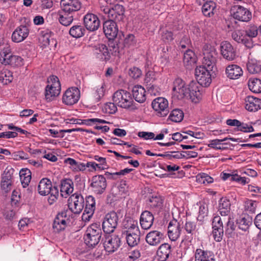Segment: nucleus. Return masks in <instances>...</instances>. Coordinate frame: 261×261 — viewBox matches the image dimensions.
<instances>
[{
    "mask_svg": "<svg viewBox=\"0 0 261 261\" xmlns=\"http://www.w3.org/2000/svg\"><path fill=\"white\" fill-rule=\"evenodd\" d=\"M127 224H124V229L122 231V236L125 237L129 246L132 247L137 245L139 242L140 238L138 234V227L134 222L127 221Z\"/></svg>",
    "mask_w": 261,
    "mask_h": 261,
    "instance_id": "3",
    "label": "nucleus"
},
{
    "mask_svg": "<svg viewBox=\"0 0 261 261\" xmlns=\"http://www.w3.org/2000/svg\"><path fill=\"white\" fill-rule=\"evenodd\" d=\"M221 54L223 57L228 61L234 60L236 56V50L232 45L227 41L221 44Z\"/></svg>",
    "mask_w": 261,
    "mask_h": 261,
    "instance_id": "21",
    "label": "nucleus"
},
{
    "mask_svg": "<svg viewBox=\"0 0 261 261\" xmlns=\"http://www.w3.org/2000/svg\"><path fill=\"white\" fill-rule=\"evenodd\" d=\"M136 43V40L134 35L128 34L125 38L123 44L125 47H130L134 46Z\"/></svg>",
    "mask_w": 261,
    "mask_h": 261,
    "instance_id": "51",
    "label": "nucleus"
},
{
    "mask_svg": "<svg viewBox=\"0 0 261 261\" xmlns=\"http://www.w3.org/2000/svg\"><path fill=\"white\" fill-rule=\"evenodd\" d=\"M170 47L165 44H161L158 48V51L161 56V62L163 65H166L169 62L170 55L169 49Z\"/></svg>",
    "mask_w": 261,
    "mask_h": 261,
    "instance_id": "34",
    "label": "nucleus"
},
{
    "mask_svg": "<svg viewBox=\"0 0 261 261\" xmlns=\"http://www.w3.org/2000/svg\"><path fill=\"white\" fill-rule=\"evenodd\" d=\"M118 221L117 213L111 212L106 215L102 222V229L105 232L110 233L116 228Z\"/></svg>",
    "mask_w": 261,
    "mask_h": 261,
    "instance_id": "11",
    "label": "nucleus"
},
{
    "mask_svg": "<svg viewBox=\"0 0 261 261\" xmlns=\"http://www.w3.org/2000/svg\"><path fill=\"white\" fill-rule=\"evenodd\" d=\"M118 189L119 190V192L120 194H126L128 191V186H127L126 182L125 180H122L120 181Z\"/></svg>",
    "mask_w": 261,
    "mask_h": 261,
    "instance_id": "62",
    "label": "nucleus"
},
{
    "mask_svg": "<svg viewBox=\"0 0 261 261\" xmlns=\"http://www.w3.org/2000/svg\"><path fill=\"white\" fill-rule=\"evenodd\" d=\"M251 224V219L249 216L240 217L237 220L238 228L244 231H247Z\"/></svg>",
    "mask_w": 261,
    "mask_h": 261,
    "instance_id": "37",
    "label": "nucleus"
},
{
    "mask_svg": "<svg viewBox=\"0 0 261 261\" xmlns=\"http://www.w3.org/2000/svg\"><path fill=\"white\" fill-rule=\"evenodd\" d=\"M197 181L202 184H211L213 182V178L205 173H201L196 176Z\"/></svg>",
    "mask_w": 261,
    "mask_h": 261,
    "instance_id": "48",
    "label": "nucleus"
},
{
    "mask_svg": "<svg viewBox=\"0 0 261 261\" xmlns=\"http://www.w3.org/2000/svg\"><path fill=\"white\" fill-rule=\"evenodd\" d=\"M93 53L96 57L100 60H109L111 53L107 46L104 44H98L93 47Z\"/></svg>",
    "mask_w": 261,
    "mask_h": 261,
    "instance_id": "23",
    "label": "nucleus"
},
{
    "mask_svg": "<svg viewBox=\"0 0 261 261\" xmlns=\"http://www.w3.org/2000/svg\"><path fill=\"white\" fill-rule=\"evenodd\" d=\"M119 46L116 42L114 41H110L109 44V50L111 55L116 56L119 52Z\"/></svg>",
    "mask_w": 261,
    "mask_h": 261,
    "instance_id": "59",
    "label": "nucleus"
},
{
    "mask_svg": "<svg viewBox=\"0 0 261 261\" xmlns=\"http://www.w3.org/2000/svg\"><path fill=\"white\" fill-rule=\"evenodd\" d=\"M236 227V226L233 220L230 217H228L225 230V234L228 238L234 236Z\"/></svg>",
    "mask_w": 261,
    "mask_h": 261,
    "instance_id": "46",
    "label": "nucleus"
},
{
    "mask_svg": "<svg viewBox=\"0 0 261 261\" xmlns=\"http://www.w3.org/2000/svg\"><path fill=\"white\" fill-rule=\"evenodd\" d=\"M213 69H208L204 66L197 67L195 70V75L198 83L202 86L207 87L212 82L210 71Z\"/></svg>",
    "mask_w": 261,
    "mask_h": 261,
    "instance_id": "9",
    "label": "nucleus"
},
{
    "mask_svg": "<svg viewBox=\"0 0 261 261\" xmlns=\"http://www.w3.org/2000/svg\"><path fill=\"white\" fill-rule=\"evenodd\" d=\"M121 242V239L118 235L108 236L105 238L103 247L106 251L112 253L119 248Z\"/></svg>",
    "mask_w": 261,
    "mask_h": 261,
    "instance_id": "15",
    "label": "nucleus"
},
{
    "mask_svg": "<svg viewBox=\"0 0 261 261\" xmlns=\"http://www.w3.org/2000/svg\"><path fill=\"white\" fill-rule=\"evenodd\" d=\"M91 187L94 192L101 194L105 191L107 182L105 177L102 175H96L92 177Z\"/></svg>",
    "mask_w": 261,
    "mask_h": 261,
    "instance_id": "17",
    "label": "nucleus"
},
{
    "mask_svg": "<svg viewBox=\"0 0 261 261\" xmlns=\"http://www.w3.org/2000/svg\"><path fill=\"white\" fill-rule=\"evenodd\" d=\"M113 101L118 106L124 109H128L134 102L130 93L124 90L116 91L113 96Z\"/></svg>",
    "mask_w": 261,
    "mask_h": 261,
    "instance_id": "6",
    "label": "nucleus"
},
{
    "mask_svg": "<svg viewBox=\"0 0 261 261\" xmlns=\"http://www.w3.org/2000/svg\"><path fill=\"white\" fill-rule=\"evenodd\" d=\"M11 55V49L9 45L5 46L0 51V63L8 65Z\"/></svg>",
    "mask_w": 261,
    "mask_h": 261,
    "instance_id": "40",
    "label": "nucleus"
},
{
    "mask_svg": "<svg viewBox=\"0 0 261 261\" xmlns=\"http://www.w3.org/2000/svg\"><path fill=\"white\" fill-rule=\"evenodd\" d=\"M30 30L25 25L18 27L12 34V40L16 43L23 41L29 34Z\"/></svg>",
    "mask_w": 261,
    "mask_h": 261,
    "instance_id": "19",
    "label": "nucleus"
},
{
    "mask_svg": "<svg viewBox=\"0 0 261 261\" xmlns=\"http://www.w3.org/2000/svg\"><path fill=\"white\" fill-rule=\"evenodd\" d=\"M107 1L100 0L99 1V8L101 11L107 14L108 17L114 21H120L123 18L124 8L120 5H116L112 8L106 6Z\"/></svg>",
    "mask_w": 261,
    "mask_h": 261,
    "instance_id": "2",
    "label": "nucleus"
},
{
    "mask_svg": "<svg viewBox=\"0 0 261 261\" xmlns=\"http://www.w3.org/2000/svg\"><path fill=\"white\" fill-rule=\"evenodd\" d=\"M106 89V85L105 83H102L96 88L95 92L94 93V96L96 101H98L104 96Z\"/></svg>",
    "mask_w": 261,
    "mask_h": 261,
    "instance_id": "47",
    "label": "nucleus"
},
{
    "mask_svg": "<svg viewBox=\"0 0 261 261\" xmlns=\"http://www.w3.org/2000/svg\"><path fill=\"white\" fill-rule=\"evenodd\" d=\"M116 105L114 101L107 103L105 107L106 112L109 114H114L117 110Z\"/></svg>",
    "mask_w": 261,
    "mask_h": 261,
    "instance_id": "61",
    "label": "nucleus"
},
{
    "mask_svg": "<svg viewBox=\"0 0 261 261\" xmlns=\"http://www.w3.org/2000/svg\"><path fill=\"white\" fill-rule=\"evenodd\" d=\"M183 62L185 66H189L196 62L195 53L191 49H188L184 54Z\"/></svg>",
    "mask_w": 261,
    "mask_h": 261,
    "instance_id": "41",
    "label": "nucleus"
},
{
    "mask_svg": "<svg viewBox=\"0 0 261 261\" xmlns=\"http://www.w3.org/2000/svg\"><path fill=\"white\" fill-rule=\"evenodd\" d=\"M103 30L106 36L110 40H113L117 35L118 29L116 22L109 20L103 23Z\"/></svg>",
    "mask_w": 261,
    "mask_h": 261,
    "instance_id": "18",
    "label": "nucleus"
},
{
    "mask_svg": "<svg viewBox=\"0 0 261 261\" xmlns=\"http://www.w3.org/2000/svg\"><path fill=\"white\" fill-rule=\"evenodd\" d=\"M80 97V91L76 87L68 88L62 97L63 102L67 106H72L79 101Z\"/></svg>",
    "mask_w": 261,
    "mask_h": 261,
    "instance_id": "14",
    "label": "nucleus"
},
{
    "mask_svg": "<svg viewBox=\"0 0 261 261\" xmlns=\"http://www.w3.org/2000/svg\"><path fill=\"white\" fill-rule=\"evenodd\" d=\"M53 189L51 181L47 178H42L38 186V193L42 196L49 194Z\"/></svg>",
    "mask_w": 261,
    "mask_h": 261,
    "instance_id": "28",
    "label": "nucleus"
},
{
    "mask_svg": "<svg viewBox=\"0 0 261 261\" xmlns=\"http://www.w3.org/2000/svg\"><path fill=\"white\" fill-rule=\"evenodd\" d=\"M202 65L208 69H213L215 67L218 53L216 48L210 44L204 45L202 48Z\"/></svg>",
    "mask_w": 261,
    "mask_h": 261,
    "instance_id": "5",
    "label": "nucleus"
},
{
    "mask_svg": "<svg viewBox=\"0 0 261 261\" xmlns=\"http://www.w3.org/2000/svg\"><path fill=\"white\" fill-rule=\"evenodd\" d=\"M70 212L68 210H63L59 213L56 217L53 224L54 231L58 232L64 230L70 223Z\"/></svg>",
    "mask_w": 261,
    "mask_h": 261,
    "instance_id": "8",
    "label": "nucleus"
},
{
    "mask_svg": "<svg viewBox=\"0 0 261 261\" xmlns=\"http://www.w3.org/2000/svg\"><path fill=\"white\" fill-rule=\"evenodd\" d=\"M163 201L162 198L158 193L148 191V207L150 209L157 211L161 208Z\"/></svg>",
    "mask_w": 261,
    "mask_h": 261,
    "instance_id": "24",
    "label": "nucleus"
},
{
    "mask_svg": "<svg viewBox=\"0 0 261 261\" xmlns=\"http://www.w3.org/2000/svg\"><path fill=\"white\" fill-rule=\"evenodd\" d=\"M163 235L159 231H152L148 233V244L150 246H156L161 242Z\"/></svg>",
    "mask_w": 261,
    "mask_h": 261,
    "instance_id": "39",
    "label": "nucleus"
},
{
    "mask_svg": "<svg viewBox=\"0 0 261 261\" xmlns=\"http://www.w3.org/2000/svg\"><path fill=\"white\" fill-rule=\"evenodd\" d=\"M231 14L234 19L245 22L249 21L252 17L251 13L247 9L238 5L232 7Z\"/></svg>",
    "mask_w": 261,
    "mask_h": 261,
    "instance_id": "13",
    "label": "nucleus"
},
{
    "mask_svg": "<svg viewBox=\"0 0 261 261\" xmlns=\"http://www.w3.org/2000/svg\"><path fill=\"white\" fill-rule=\"evenodd\" d=\"M84 24L87 30L94 32L100 26V20L97 16L92 13H87L83 18Z\"/></svg>",
    "mask_w": 261,
    "mask_h": 261,
    "instance_id": "16",
    "label": "nucleus"
},
{
    "mask_svg": "<svg viewBox=\"0 0 261 261\" xmlns=\"http://www.w3.org/2000/svg\"><path fill=\"white\" fill-rule=\"evenodd\" d=\"M221 141L219 139H214L208 141V143L207 144L208 147L217 150H223L225 148H221Z\"/></svg>",
    "mask_w": 261,
    "mask_h": 261,
    "instance_id": "57",
    "label": "nucleus"
},
{
    "mask_svg": "<svg viewBox=\"0 0 261 261\" xmlns=\"http://www.w3.org/2000/svg\"><path fill=\"white\" fill-rule=\"evenodd\" d=\"M53 14L58 16L60 23L65 26L69 25L73 20L72 13L64 12L62 9L58 13H53Z\"/></svg>",
    "mask_w": 261,
    "mask_h": 261,
    "instance_id": "30",
    "label": "nucleus"
},
{
    "mask_svg": "<svg viewBox=\"0 0 261 261\" xmlns=\"http://www.w3.org/2000/svg\"><path fill=\"white\" fill-rule=\"evenodd\" d=\"M77 162L76 161L74 160L73 159L68 158L65 160L64 163L67 165H69V168L72 169L73 171H75L76 170Z\"/></svg>",
    "mask_w": 261,
    "mask_h": 261,
    "instance_id": "63",
    "label": "nucleus"
},
{
    "mask_svg": "<svg viewBox=\"0 0 261 261\" xmlns=\"http://www.w3.org/2000/svg\"><path fill=\"white\" fill-rule=\"evenodd\" d=\"M101 235L100 225L96 223L93 224L86 230L84 236L85 243L89 247H94L99 242Z\"/></svg>",
    "mask_w": 261,
    "mask_h": 261,
    "instance_id": "4",
    "label": "nucleus"
},
{
    "mask_svg": "<svg viewBox=\"0 0 261 261\" xmlns=\"http://www.w3.org/2000/svg\"><path fill=\"white\" fill-rule=\"evenodd\" d=\"M152 109L157 113L159 117H165L169 112L168 100L164 97H158L152 103Z\"/></svg>",
    "mask_w": 261,
    "mask_h": 261,
    "instance_id": "12",
    "label": "nucleus"
},
{
    "mask_svg": "<svg viewBox=\"0 0 261 261\" xmlns=\"http://www.w3.org/2000/svg\"><path fill=\"white\" fill-rule=\"evenodd\" d=\"M244 34V31L237 30L232 33L231 37L232 38L238 43H241Z\"/></svg>",
    "mask_w": 261,
    "mask_h": 261,
    "instance_id": "55",
    "label": "nucleus"
},
{
    "mask_svg": "<svg viewBox=\"0 0 261 261\" xmlns=\"http://www.w3.org/2000/svg\"><path fill=\"white\" fill-rule=\"evenodd\" d=\"M248 85L249 89L254 93L261 92V80L258 79H250Z\"/></svg>",
    "mask_w": 261,
    "mask_h": 261,
    "instance_id": "43",
    "label": "nucleus"
},
{
    "mask_svg": "<svg viewBox=\"0 0 261 261\" xmlns=\"http://www.w3.org/2000/svg\"><path fill=\"white\" fill-rule=\"evenodd\" d=\"M213 228L212 233L215 240L217 242H220L222 240L224 233L223 227Z\"/></svg>",
    "mask_w": 261,
    "mask_h": 261,
    "instance_id": "50",
    "label": "nucleus"
},
{
    "mask_svg": "<svg viewBox=\"0 0 261 261\" xmlns=\"http://www.w3.org/2000/svg\"><path fill=\"white\" fill-rule=\"evenodd\" d=\"M230 202L226 198H222L219 200L218 211L221 216H227L230 213Z\"/></svg>",
    "mask_w": 261,
    "mask_h": 261,
    "instance_id": "36",
    "label": "nucleus"
},
{
    "mask_svg": "<svg viewBox=\"0 0 261 261\" xmlns=\"http://www.w3.org/2000/svg\"><path fill=\"white\" fill-rule=\"evenodd\" d=\"M181 228L179 223L175 219L171 220L168 226V236L173 241H176L179 237Z\"/></svg>",
    "mask_w": 261,
    "mask_h": 261,
    "instance_id": "22",
    "label": "nucleus"
},
{
    "mask_svg": "<svg viewBox=\"0 0 261 261\" xmlns=\"http://www.w3.org/2000/svg\"><path fill=\"white\" fill-rule=\"evenodd\" d=\"M195 261H215L214 254L208 250L197 249L195 250Z\"/></svg>",
    "mask_w": 261,
    "mask_h": 261,
    "instance_id": "26",
    "label": "nucleus"
},
{
    "mask_svg": "<svg viewBox=\"0 0 261 261\" xmlns=\"http://www.w3.org/2000/svg\"><path fill=\"white\" fill-rule=\"evenodd\" d=\"M171 253V246L164 243L162 244L156 251L158 259L159 261H166Z\"/></svg>",
    "mask_w": 261,
    "mask_h": 261,
    "instance_id": "32",
    "label": "nucleus"
},
{
    "mask_svg": "<svg viewBox=\"0 0 261 261\" xmlns=\"http://www.w3.org/2000/svg\"><path fill=\"white\" fill-rule=\"evenodd\" d=\"M184 113L180 109H174L171 111L169 116V118L173 122H179L184 118Z\"/></svg>",
    "mask_w": 261,
    "mask_h": 261,
    "instance_id": "45",
    "label": "nucleus"
},
{
    "mask_svg": "<svg viewBox=\"0 0 261 261\" xmlns=\"http://www.w3.org/2000/svg\"><path fill=\"white\" fill-rule=\"evenodd\" d=\"M73 191V182L70 179H65L61 183V195L67 198Z\"/></svg>",
    "mask_w": 261,
    "mask_h": 261,
    "instance_id": "29",
    "label": "nucleus"
},
{
    "mask_svg": "<svg viewBox=\"0 0 261 261\" xmlns=\"http://www.w3.org/2000/svg\"><path fill=\"white\" fill-rule=\"evenodd\" d=\"M161 37L162 40L165 42H169L173 39L172 33L167 30L163 31L161 34Z\"/></svg>",
    "mask_w": 261,
    "mask_h": 261,
    "instance_id": "58",
    "label": "nucleus"
},
{
    "mask_svg": "<svg viewBox=\"0 0 261 261\" xmlns=\"http://www.w3.org/2000/svg\"><path fill=\"white\" fill-rule=\"evenodd\" d=\"M146 91L141 86H137L134 87L133 90V95L135 100L140 103L145 101Z\"/></svg>",
    "mask_w": 261,
    "mask_h": 261,
    "instance_id": "33",
    "label": "nucleus"
},
{
    "mask_svg": "<svg viewBox=\"0 0 261 261\" xmlns=\"http://www.w3.org/2000/svg\"><path fill=\"white\" fill-rule=\"evenodd\" d=\"M196 224L192 222H187L185 226V229L189 233L192 234L196 229Z\"/></svg>",
    "mask_w": 261,
    "mask_h": 261,
    "instance_id": "64",
    "label": "nucleus"
},
{
    "mask_svg": "<svg viewBox=\"0 0 261 261\" xmlns=\"http://www.w3.org/2000/svg\"><path fill=\"white\" fill-rule=\"evenodd\" d=\"M129 75L134 79L139 78L142 74L141 71L137 67H134L129 70Z\"/></svg>",
    "mask_w": 261,
    "mask_h": 261,
    "instance_id": "60",
    "label": "nucleus"
},
{
    "mask_svg": "<svg viewBox=\"0 0 261 261\" xmlns=\"http://www.w3.org/2000/svg\"><path fill=\"white\" fill-rule=\"evenodd\" d=\"M61 6L64 12L73 13L80 10L82 4L80 0H61Z\"/></svg>",
    "mask_w": 261,
    "mask_h": 261,
    "instance_id": "20",
    "label": "nucleus"
},
{
    "mask_svg": "<svg viewBox=\"0 0 261 261\" xmlns=\"http://www.w3.org/2000/svg\"><path fill=\"white\" fill-rule=\"evenodd\" d=\"M69 34L74 38H80L83 36L86 32L84 27L81 25H74L69 30Z\"/></svg>",
    "mask_w": 261,
    "mask_h": 261,
    "instance_id": "42",
    "label": "nucleus"
},
{
    "mask_svg": "<svg viewBox=\"0 0 261 261\" xmlns=\"http://www.w3.org/2000/svg\"><path fill=\"white\" fill-rule=\"evenodd\" d=\"M22 64L23 59L21 57L14 55L11 54L8 65L16 67L21 66Z\"/></svg>",
    "mask_w": 261,
    "mask_h": 261,
    "instance_id": "49",
    "label": "nucleus"
},
{
    "mask_svg": "<svg viewBox=\"0 0 261 261\" xmlns=\"http://www.w3.org/2000/svg\"><path fill=\"white\" fill-rule=\"evenodd\" d=\"M97 123H101V124H106L108 123V122L103 119H99V118H90L84 119L82 121V124H85L87 125H92V124H97Z\"/></svg>",
    "mask_w": 261,
    "mask_h": 261,
    "instance_id": "52",
    "label": "nucleus"
},
{
    "mask_svg": "<svg viewBox=\"0 0 261 261\" xmlns=\"http://www.w3.org/2000/svg\"><path fill=\"white\" fill-rule=\"evenodd\" d=\"M48 84L45 89V98L51 101L53 98L59 95L61 85L58 77L55 75L50 76L48 79Z\"/></svg>",
    "mask_w": 261,
    "mask_h": 261,
    "instance_id": "7",
    "label": "nucleus"
},
{
    "mask_svg": "<svg viewBox=\"0 0 261 261\" xmlns=\"http://www.w3.org/2000/svg\"><path fill=\"white\" fill-rule=\"evenodd\" d=\"M257 207V202L251 200H247L245 202V208L246 211L251 213H254Z\"/></svg>",
    "mask_w": 261,
    "mask_h": 261,
    "instance_id": "54",
    "label": "nucleus"
},
{
    "mask_svg": "<svg viewBox=\"0 0 261 261\" xmlns=\"http://www.w3.org/2000/svg\"><path fill=\"white\" fill-rule=\"evenodd\" d=\"M13 79L12 72L7 69H3L0 72V82L4 85L11 82Z\"/></svg>",
    "mask_w": 261,
    "mask_h": 261,
    "instance_id": "44",
    "label": "nucleus"
},
{
    "mask_svg": "<svg viewBox=\"0 0 261 261\" xmlns=\"http://www.w3.org/2000/svg\"><path fill=\"white\" fill-rule=\"evenodd\" d=\"M14 172L13 169H10L7 171L6 170L2 177L1 187L2 189L6 192L10 190L12 184V174Z\"/></svg>",
    "mask_w": 261,
    "mask_h": 261,
    "instance_id": "27",
    "label": "nucleus"
},
{
    "mask_svg": "<svg viewBox=\"0 0 261 261\" xmlns=\"http://www.w3.org/2000/svg\"><path fill=\"white\" fill-rule=\"evenodd\" d=\"M68 206L70 214H80L84 207V199L80 194L75 193L72 195L68 200Z\"/></svg>",
    "mask_w": 261,
    "mask_h": 261,
    "instance_id": "10",
    "label": "nucleus"
},
{
    "mask_svg": "<svg viewBox=\"0 0 261 261\" xmlns=\"http://www.w3.org/2000/svg\"><path fill=\"white\" fill-rule=\"evenodd\" d=\"M228 77L230 79H237L243 74L242 68L237 65H228L225 70Z\"/></svg>",
    "mask_w": 261,
    "mask_h": 261,
    "instance_id": "31",
    "label": "nucleus"
},
{
    "mask_svg": "<svg viewBox=\"0 0 261 261\" xmlns=\"http://www.w3.org/2000/svg\"><path fill=\"white\" fill-rule=\"evenodd\" d=\"M245 101V108L249 111L255 112L261 107V99L253 96H247Z\"/></svg>",
    "mask_w": 261,
    "mask_h": 261,
    "instance_id": "25",
    "label": "nucleus"
},
{
    "mask_svg": "<svg viewBox=\"0 0 261 261\" xmlns=\"http://www.w3.org/2000/svg\"><path fill=\"white\" fill-rule=\"evenodd\" d=\"M216 4L213 1L205 3L202 7V12L205 16L211 17L216 12Z\"/></svg>",
    "mask_w": 261,
    "mask_h": 261,
    "instance_id": "35",
    "label": "nucleus"
},
{
    "mask_svg": "<svg viewBox=\"0 0 261 261\" xmlns=\"http://www.w3.org/2000/svg\"><path fill=\"white\" fill-rule=\"evenodd\" d=\"M172 95L178 99L186 98L197 103L201 99V94L197 83L192 82L188 85L180 78H176L173 82Z\"/></svg>",
    "mask_w": 261,
    "mask_h": 261,
    "instance_id": "1",
    "label": "nucleus"
},
{
    "mask_svg": "<svg viewBox=\"0 0 261 261\" xmlns=\"http://www.w3.org/2000/svg\"><path fill=\"white\" fill-rule=\"evenodd\" d=\"M244 33L249 38H254L258 34V29L255 25H250L247 29L244 31Z\"/></svg>",
    "mask_w": 261,
    "mask_h": 261,
    "instance_id": "53",
    "label": "nucleus"
},
{
    "mask_svg": "<svg viewBox=\"0 0 261 261\" xmlns=\"http://www.w3.org/2000/svg\"><path fill=\"white\" fill-rule=\"evenodd\" d=\"M49 194H50V195L48 198V202L49 204L51 205L57 199V197L59 195L58 189L55 187H53L52 191Z\"/></svg>",
    "mask_w": 261,
    "mask_h": 261,
    "instance_id": "56",
    "label": "nucleus"
},
{
    "mask_svg": "<svg viewBox=\"0 0 261 261\" xmlns=\"http://www.w3.org/2000/svg\"><path fill=\"white\" fill-rule=\"evenodd\" d=\"M31 172L27 169H22L19 172L20 179L23 188H26L29 185L31 180Z\"/></svg>",
    "mask_w": 261,
    "mask_h": 261,
    "instance_id": "38",
    "label": "nucleus"
}]
</instances>
